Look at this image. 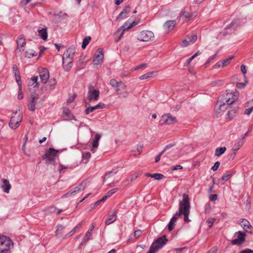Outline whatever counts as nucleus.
I'll return each mask as SVG.
<instances>
[{
	"mask_svg": "<svg viewBox=\"0 0 253 253\" xmlns=\"http://www.w3.org/2000/svg\"><path fill=\"white\" fill-rule=\"evenodd\" d=\"M217 198V194H212L211 195L210 197V199L211 201H215Z\"/></svg>",
	"mask_w": 253,
	"mask_h": 253,
	"instance_id": "obj_63",
	"label": "nucleus"
},
{
	"mask_svg": "<svg viewBox=\"0 0 253 253\" xmlns=\"http://www.w3.org/2000/svg\"><path fill=\"white\" fill-rule=\"evenodd\" d=\"M162 119L164 122L162 124L172 125L177 122V120L175 117H173L170 114H165L162 116Z\"/></svg>",
	"mask_w": 253,
	"mask_h": 253,
	"instance_id": "obj_14",
	"label": "nucleus"
},
{
	"mask_svg": "<svg viewBox=\"0 0 253 253\" xmlns=\"http://www.w3.org/2000/svg\"><path fill=\"white\" fill-rule=\"evenodd\" d=\"M233 175V173H230L228 174L224 175L221 177V179L222 180L226 181L227 180H228L230 178H231Z\"/></svg>",
	"mask_w": 253,
	"mask_h": 253,
	"instance_id": "obj_52",
	"label": "nucleus"
},
{
	"mask_svg": "<svg viewBox=\"0 0 253 253\" xmlns=\"http://www.w3.org/2000/svg\"><path fill=\"white\" fill-rule=\"evenodd\" d=\"M141 174L140 172H138L137 174H133L130 175L128 178L126 179V181H124V183H126L128 184L129 181L132 182L135 179L137 178V177Z\"/></svg>",
	"mask_w": 253,
	"mask_h": 253,
	"instance_id": "obj_36",
	"label": "nucleus"
},
{
	"mask_svg": "<svg viewBox=\"0 0 253 253\" xmlns=\"http://www.w3.org/2000/svg\"><path fill=\"white\" fill-rule=\"evenodd\" d=\"M17 98L19 100L22 99L23 98V93L22 91V86H20L19 87L18 94L17 96Z\"/></svg>",
	"mask_w": 253,
	"mask_h": 253,
	"instance_id": "obj_53",
	"label": "nucleus"
},
{
	"mask_svg": "<svg viewBox=\"0 0 253 253\" xmlns=\"http://www.w3.org/2000/svg\"><path fill=\"white\" fill-rule=\"evenodd\" d=\"M1 181L2 182L1 185V188L3 190L4 192L6 193H8L11 187L9 180L6 179H2Z\"/></svg>",
	"mask_w": 253,
	"mask_h": 253,
	"instance_id": "obj_22",
	"label": "nucleus"
},
{
	"mask_svg": "<svg viewBox=\"0 0 253 253\" xmlns=\"http://www.w3.org/2000/svg\"><path fill=\"white\" fill-rule=\"evenodd\" d=\"M239 224L247 232L253 233V228L250 222L244 218H242L239 220Z\"/></svg>",
	"mask_w": 253,
	"mask_h": 253,
	"instance_id": "obj_11",
	"label": "nucleus"
},
{
	"mask_svg": "<svg viewBox=\"0 0 253 253\" xmlns=\"http://www.w3.org/2000/svg\"><path fill=\"white\" fill-rule=\"evenodd\" d=\"M13 245L12 241L4 236L0 237V253H8Z\"/></svg>",
	"mask_w": 253,
	"mask_h": 253,
	"instance_id": "obj_3",
	"label": "nucleus"
},
{
	"mask_svg": "<svg viewBox=\"0 0 253 253\" xmlns=\"http://www.w3.org/2000/svg\"><path fill=\"white\" fill-rule=\"evenodd\" d=\"M39 76L41 82L44 84L46 83L49 78V74L48 70L45 68H42V70L40 71Z\"/></svg>",
	"mask_w": 253,
	"mask_h": 253,
	"instance_id": "obj_17",
	"label": "nucleus"
},
{
	"mask_svg": "<svg viewBox=\"0 0 253 253\" xmlns=\"http://www.w3.org/2000/svg\"><path fill=\"white\" fill-rule=\"evenodd\" d=\"M186 38L188 39L190 44L194 43L197 40V36L196 35H193L191 36H188Z\"/></svg>",
	"mask_w": 253,
	"mask_h": 253,
	"instance_id": "obj_39",
	"label": "nucleus"
},
{
	"mask_svg": "<svg viewBox=\"0 0 253 253\" xmlns=\"http://www.w3.org/2000/svg\"><path fill=\"white\" fill-rule=\"evenodd\" d=\"M226 150V148L225 147L217 148L215 149L214 155L217 157H219L222 154H223L225 152Z\"/></svg>",
	"mask_w": 253,
	"mask_h": 253,
	"instance_id": "obj_32",
	"label": "nucleus"
},
{
	"mask_svg": "<svg viewBox=\"0 0 253 253\" xmlns=\"http://www.w3.org/2000/svg\"><path fill=\"white\" fill-rule=\"evenodd\" d=\"M31 80L34 82L35 84V85L34 86V88H39V84L40 82H38V76H34L32 77L31 79Z\"/></svg>",
	"mask_w": 253,
	"mask_h": 253,
	"instance_id": "obj_43",
	"label": "nucleus"
},
{
	"mask_svg": "<svg viewBox=\"0 0 253 253\" xmlns=\"http://www.w3.org/2000/svg\"><path fill=\"white\" fill-rule=\"evenodd\" d=\"M22 121V117L20 115L14 116L10 118L9 126L12 129H16L19 126Z\"/></svg>",
	"mask_w": 253,
	"mask_h": 253,
	"instance_id": "obj_13",
	"label": "nucleus"
},
{
	"mask_svg": "<svg viewBox=\"0 0 253 253\" xmlns=\"http://www.w3.org/2000/svg\"><path fill=\"white\" fill-rule=\"evenodd\" d=\"M99 95V91L98 89H94L93 90L89 89L87 92V97L89 102L92 100H97Z\"/></svg>",
	"mask_w": 253,
	"mask_h": 253,
	"instance_id": "obj_18",
	"label": "nucleus"
},
{
	"mask_svg": "<svg viewBox=\"0 0 253 253\" xmlns=\"http://www.w3.org/2000/svg\"><path fill=\"white\" fill-rule=\"evenodd\" d=\"M229 106L221 98L218 100L214 107V111L217 113L223 112Z\"/></svg>",
	"mask_w": 253,
	"mask_h": 253,
	"instance_id": "obj_12",
	"label": "nucleus"
},
{
	"mask_svg": "<svg viewBox=\"0 0 253 253\" xmlns=\"http://www.w3.org/2000/svg\"><path fill=\"white\" fill-rule=\"evenodd\" d=\"M64 227L62 225H58L57 226V228L56 231V235L62 234H63V230L64 229Z\"/></svg>",
	"mask_w": 253,
	"mask_h": 253,
	"instance_id": "obj_47",
	"label": "nucleus"
},
{
	"mask_svg": "<svg viewBox=\"0 0 253 253\" xmlns=\"http://www.w3.org/2000/svg\"><path fill=\"white\" fill-rule=\"evenodd\" d=\"M176 24L175 20H169L165 23L164 26L166 29L170 31L174 28Z\"/></svg>",
	"mask_w": 253,
	"mask_h": 253,
	"instance_id": "obj_26",
	"label": "nucleus"
},
{
	"mask_svg": "<svg viewBox=\"0 0 253 253\" xmlns=\"http://www.w3.org/2000/svg\"><path fill=\"white\" fill-rule=\"evenodd\" d=\"M105 107V104L100 103L94 106L88 107L85 110V114L88 115L89 113L93 112L94 110L98 109H102Z\"/></svg>",
	"mask_w": 253,
	"mask_h": 253,
	"instance_id": "obj_21",
	"label": "nucleus"
},
{
	"mask_svg": "<svg viewBox=\"0 0 253 253\" xmlns=\"http://www.w3.org/2000/svg\"><path fill=\"white\" fill-rule=\"evenodd\" d=\"M91 234V229H88L86 232V234L84 237L82 243L80 244V246H82L86 244L87 241L90 239Z\"/></svg>",
	"mask_w": 253,
	"mask_h": 253,
	"instance_id": "obj_29",
	"label": "nucleus"
},
{
	"mask_svg": "<svg viewBox=\"0 0 253 253\" xmlns=\"http://www.w3.org/2000/svg\"><path fill=\"white\" fill-rule=\"evenodd\" d=\"M253 251L251 249H246L243 251H242L240 253H253Z\"/></svg>",
	"mask_w": 253,
	"mask_h": 253,
	"instance_id": "obj_64",
	"label": "nucleus"
},
{
	"mask_svg": "<svg viewBox=\"0 0 253 253\" xmlns=\"http://www.w3.org/2000/svg\"><path fill=\"white\" fill-rule=\"evenodd\" d=\"M59 150H55L52 148H50L42 157L43 159L46 161L47 164H51L54 162Z\"/></svg>",
	"mask_w": 253,
	"mask_h": 253,
	"instance_id": "obj_5",
	"label": "nucleus"
},
{
	"mask_svg": "<svg viewBox=\"0 0 253 253\" xmlns=\"http://www.w3.org/2000/svg\"><path fill=\"white\" fill-rule=\"evenodd\" d=\"M189 44H190V43H189V41H188V39H187L184 40L182 42H181V46L182 47H186V46H187Z\"/></svg>",
	"mask_w": 253,
	"mask_h": 253,
	"instance_id": "obj_56",
	"label": "nucleus"
},
{
	"mask_svg": "<svg viewBox=\"0 0 253 253\" xmlns=\"http://www.w3.org/2000/svg\"><path fill=\"white\" fill-rule=\"evenodd\" d=\"M224 81L223 80H217L215 81H213L211 84L213 85V86H221L223 84Z\"/></svg>",
	"mask_w": 253,
	"mask_h": 253,
	"instance_id": "obj_44",
	"label": "nucleus"
},
{
	"mask_svg": "<svg viewBox=\"0 0 253 253\" xmlns=\"http://www.w3.org/2000/svg\"><path fill=\"white\" fill-rule=\"evenodd\" d=\"M39 36L43 40L45 41L47 38V33L46 28H42L38 31Z\"/></svg>",
	"mask_w": 253,
	"mask_h": 253,
	"instance_id": "obj_30",
	"label": "nucleus"
},
{
	"mask_svg": "<svg viewBox=\"0 0 253 253\" xmlns=\"http://www.w3.org/2000/svg\"><path fill=\"white\" fill-rule=\"evenodd\" d=\"M56 211V208L54 206L49 207L45 210V212L46 214L54 213Z\"/></svg>",
	"mask_w": 253,
	"mask_h": 253,
	"instance_id": "obj_38",
	"label": "nucleus"
},
{
	"mask_svg": "<svg viewBox=\"0 0 253 253\" xmlns=\"http://www.w3.org/2000/svg\"><path fill=\"white\" fill-rule=\"evenodd\" d=\"M104 58V54L102 50L98 49L94 53L93 64L94 65H98Z\"/></svg>",
	"mask_w": 253,
	"mask_h": 253,
	"instance_id": "obj_15",
	"label": "nucleus"
},
{
	"mask_svg": "<svg viewBox=\"0 0 253 253\" xmlns=\"http://www.w3.org/2000/svg\"><path fill=\"white\" fill-rule=\"evenodd\" d=\"M15 77L16 81L18 84L19 87L20 86H22V85H21L22 83H21V77L20 76V73L15 75Z\"/></svg>",
	"mask_w": 253,
	"mask_h": 253,
	"instance_id": "obj_51",
	"label": "nucleus"
},
{
	"mask_svg": "<svg viewBox=\"0 0 253 253\" xmlns=\"http://www.w3.org/2000/svg\"><path fill=\"white\" fill-rule=\"evenodd\" d=\"M75 53V47L74 46H70L63 53L62 60L64 59H73V56Z\"/></svg>",
	"mask_w": 253,
	"mask_h": 253,
	"instance_id": "obj_16",
	"label": "nucleus"
},
{
	"mask_svg": "<svg viewBox=\"0 0 253 253\" xmlns=\"http://www.w3.org/2000/svg\"><path fill=\"white\" fill-rule=\"evenodd\" d=\"M39 98V95L35 92L33 93L28 99V106L29 110L34 112L36 109L38 100Z\"/></svg>",
	"mask_w": 253,
	"mask_h": 253,
	"instance_id": "obj_7",
	"label": "nucleus"
},
{
	"mask_svg": "<svg viewBox=\"0 0 253 253\" xmlns=\"http://www.w3.org/2000/svg\"><path fill=\"white\" fill-rule=\"evenodd\" d=\"M238 111V108L237 107L235 108H231L228 110L227 116V118L230 120L232 119L234 117H235L237 114Z\"/></svg>",
	"mask_w": 253,
	"mask_h": 253,
	"instance_id": "obj_28",
	"label": "nucleus"
},
{
	"mask_svg": "<svg viewBox=\"0 0 253 253\" xmlns=\"http://www.w3.org/2000/svg\"><path fill=\"white\" fill-rule=\"evenodd\" d=\"M170 146V145H167L164 149L156 157H155V162L157 163L160 160V158L162 154L167 150V149Z\"/></svg>",
	"mask_w": 253,
	"mask_h": 253,
	"instance_id": "obj_42",
	"label": "nucleus"
},
{
	"mask_svg": "<svg viewBox=\"0 0 253 253\" xmlns=\"http://www.w3.org/2000/svg\"><path fill=\"white\" fill-rule=\"evenodd\" d=\"M234 56H232L229 58H228L225 59L221 60L222 63V67H225L228 64H229L230 63V61H231V60L233 59L234 58Z\"/></svg>",
	"mask_w": 253,
	"mask_h": 253,
	"instance_id": "obj_40",
	"label": "nucleus"
},
{
	"mask_svg": "<svg viewBox=\"0 0 253 253\" xmlns=\"http://www.w3.org/2000/svg\"><path fill=\"white\" fill-rule=\"evenodd\" d=\"M17 43V47L15 50V54L16 55H20L25 50L26 44V38L23 35H20L17 38L16 41Z\"/></svg>",
	"mask_w": 253,
	"mask_h": 253,
	"instance_id": "obj_4",
	"label": "nucleus"
},
{
	"mask_svg": "<svg viewBox=\"0 0 253 253\" xmlns=\"http://www.w3.org/2000/svg\"><path fill=\"white\" fill-rule=\"evenodd\" d=\"M87 182L86 181H83L78 186L75 187L74 190H71L65 194L63 195L62 197H67L71 196V195H75L77 193L84 190L87 186Z\"/></svg>",
	"mask_w": 253,
	"mask_h": 253,
	"instance_id": "obj_8",
	"label": "nucleus"
},
{
	"mask_svg": "<svg viewBox=\"0 0 253 253\" xmlns=\"http://www.w3.org/2000/svg\"><path fill=\"white\" fill-rule=\"evenodd\" d=\"M221 99L229 106V105L233 103L238 99L237 93H227Z\"/></svg>",
	"mask_w": 253,
	"mask_h": 253,
	"instance_id": "obj_10",
	"label": "nucleus"
},
{
	"mask_svg": "<svg viewBox=\"0 0 253 253\" xmlns=\"http://www.w3.org/2000/svg\"><path fill=\"white\" fill-rule=\"evenodd\" d=\"M121 84H124L123 82H117L115 79H111L110 81V84L114 88L115 87H120V85H121Z\"/></svg>",
	"mask_w": 253,
	"mask_h": 253,
	"instance_id": "obj_35",
	"label": "nucleus"
},
{
	"mask_svg": "<svg viewBox=\"0 0 253 253\" xmlns=\"http://www.w3.org/2000/svg\"><path fill=\"white\" fill-rule=\"evenodd\" d=\"M13 71L15 75L19 74V71L18 70V67L16 65H14L12 67Z\"/></svg>",
	"mask_w": 253,
	"mask_h": 253,
	"instance_id": "obj_57",
	"label": "nucleus"
},
{
	"mask_svg": "<svg viewBox=\"0 0 253 253\" xmlns=\"http://www.w3.org/2000/svg\"><path fill=\"white\" fill-rule=\"evenodd\" d=\"M130 11V8L129 6H126L123 9V10L117 16L116 20L122 19L126 16V15L129 13Z\"/></svg>",
	"mask_w": 253,
	"mask_h": 253,
	"instance_id": "obj_25",
	"label": "nucleus"
},
{
	"mask_svg": "<svg viewBox=\"0 0 253 253\" xmlns=\"http://www.w3.org/2000/svg\"><path fill=\"white\" fill-rule=\"evenodd\" d=\"M253 110V107H252L251 108L246 109L245 110V112L244 113H245V114L246 115H249L252 112Z\"/></svg>",
	"mask_w": 253,
	"mask_h": 253,
	"instance_id": "obj_58",
	"label": "nucleus"
},
{
	"mask_svg": "<svg viewBox=\"0 0 253 253\" xmlns=\"http://www.w3.org/2000/svg\"><path fill=\"white\" fill-rule=\"evenodd\" d=\"M90 157L91 154L89 152L83 153L82 162L84 164H86L88 162Z\"/></svg>",
	"mask_w": 253,
	"mask_h": 253,
	"instance_id": "obj_33",
	"label": "nucleus"
},
{
	"mask_svg": "<svg viewBox=\"0 0 253 253\" xmlns=\"http://www.w3.org/2000/svg\"><path fill=\"white\" fill-rule=\"evenodd\" d=\"M37 53L33 50H29L25 52V55L26 57L31 58L36 56Z\"/></svg>",
	"mask_w": 253,
	"mask_h": 253,
	"instance_id": "obj_34",
	"label": "nucleus"
},
{
	"mask_svg": "<svg viewBox=\"0 0 253 253\" xmlns=\"http://www.w3.org/2000/svg\"><path fill=\"white\" fill-rule=\"evenodd\" d=\"M243 144L244 141L243 140H240L235 144L233 148H235V150H238L242 146Z\"/></svg>",
	"mask_w": 253,
	"mask_h": 253,
	"instance_id": "obj_46",
	"label": "nucleus"
},
{
	"mask_svg": "<svg viewBox=\"0 0 253 253\" xmlns=\"http://www.w3.org/2000/svg\"><path fill=\"white\" fill-rule=\"evenodd\" d=\"M101 137V134H96L95 135V138L94 140H93L92 143V148L91 149V151L94 153L95 150V149L97 148L98 146V142Z\"/></svg>",
	"mask_w": 253,
	"mask_h": 253,
	"instance_id": "obj_24",
	"label": "nucleus"
},
{
	"mask_svg": "<svg viewBox=\"0 0 253 253\" xmlns=\"http://www.w3.org/2000/svg\"><path fill=\"white\" fill-rule=\"evenodd\" d=\"M91 40V38L89 36L86 37L82 43V47L83 48H85L87 45L89 43Z\"/></svg>",
	"mask_w": 253,
	"mask_h": 253,
	"instance_id": "obj_37",
	"label": "nucleus"
},
{
	"mask_svg": "<svg viewBox=\"0 0 253 253\" xmlns=\"http://www.w3.org/2000/svg\"><path fill=\"white\" fill-rule=\"evenodd\" d=\"M132 28V25H128L127 23L126 22L124 24V25L122 26V28L123 30H128Z\"/></svg>",
	"mask_w": 253,
	"mask_h": 253,
	"instance_id": "obj_55",
	"label": "nucleus"
},
{
	"mask_svg": "<svg viewBox=\"0 0 253 253\" xmlns=\"http://www.w3.org/2000/svg\"><path fill=\"white\" fill-rule=\"evenodd\" d=\"M117 220V212L115 211H113L112 213H109L108 215L107 218L105 221L106 225H109Z\"/></svg>",
	"mask_w": 253,
	"mask_h": 253,
	"instance_id": "obj_19",
	"label": "nucleus"
},
{
	"mask_svg": "<svg viewBox=\"0 0 253 253\" xmlns=\"http://www.w3.org/2000/svg\"><path fill=\"white\" fill-rule=\"evenodd\" d=\"M180 15L182 16L184 18H187L191 17L190 13L186 11H181Z\"/></svg>",
	"mask_w": 253,
	"mask_h": 253,
	"instance_id": "obj_50",
	"label": "nucleus"
},
{
	"mask_svg": "<svg viewBox=\"0 0 253 253\" xmlns=\"http://www.w3.org/2000/svg\"><path fill=\"white\" fill-rule=\"evenodd\" d=\"M154 38V34L150 31H142L137 35V40L142 42H149L152 40Z\"/></svg>",
	"mask_w": 253,
	"mask_h": 253,
	"instance_id": "obj_6",
	"label": "nucleus"
},
{
	"mask_svg": "<svg viewBox=\"0 0 253 253\" xmlns=\"http://www.w3.org/2000/svg\"><path fill=\"white\" fill-rule=\"evenodd\" d=\"M168 242L166 236L164 235L155 240L150 247L147 253H155L162 248Z\"/></svg>",
	"mask_w": 253,
	"mask_h": 253,
	"instance_id": "obj_2",
	"label": "nucleus"
},
{
	"mask_svg": "<svg viewBox=\"0 0 253 253\" xmlns=\"http://www.w3.org/2000/svg\"><path fill=\"white\" fill-rule=\"evenodd\" d=\"M182 200L179 201V211L173 215L168 224V230L169 231L174 228L177 218L182 214L184 215V220L185 222H189L190 221V220L189 219L190 210L189 196L184 193L182 195Z\"/></svg>",
	"mask_w": 253,
	"mask_h": 253,
	"instance_id": "obj_1",
	"label": "nucleus"
},
{
	"mask_svg": "<svg viewBox=\"0 0 253 253\" xmlns=\"http://www.w3.org/2000/svg\"><path fill=\"white\" fill-rule=\"evenodd\" d=\"M119 190V188H115L109 191L106 195L103 196V200H106L108 198L111 197L113 194L116 193Z\"/></svg>",
	"mask_w": 253,
	"mask_h": 253,
	"instance_id": "obj_31",
	"label": "nucleus"
},
{
	"mask_svg": "<svg viewBox=\"0 0 253 253\" xmlns=\"http://www.w3.org/2000/svg\"><path fill=\"white\" fill-rule=\"evenodd\" d=\"M142 232L140 230H136L134 233V236L135 238L139 237L141 235Z\"/></svg>",
	"mask_w": 253,
	"mask_h": 253,
	"instance_id": "obj_59",
	"label": "nucleus"
},
{
	"mask_svg": "<svg viewBox=\"0 0 253 253\" xmlns=\"http://www.w3.org/2000/svg\"><path fill=\"white\" fill-rule=\"evenodd\" d=\"M62 64L64 70L68 72L72 67L73 59H64L62 61Z\"/></svg>",
	"mask_w": 253,
	"mask_h": 253,
	"instance_id": "obj_23",
	"label": "nucleus"
},
{
	"mask_svg": "<svg viewBox=\"0 0 253 253\" xmlns=\"http://www.w3.org/2000/svg\"><path fill=\"white\" fill-rule=\"evenodd\" d=\"M216 55H217V53H216L215 54L209 57V58H208L206 64H207L209 63L211 60H212L213 59H214L215 58V57L216 56Z\"/></svg>",
	"mask_w": 253,
	"mask_h": 253,
	"instance_id": "obj_60",
	"label": "nucleus"
},
{
	"mask_svg": "<svg viewBox=\"0 0 253 253\" xmlns=\"http://www.w3.org/2000/svg\"><path fill=\"white\" fill-rule=\"evenodd\" d=\"M154 74V72H149L146 74H144V75H143L142 76H141L140 77H139V79L141 80H145V79H149V78H150L151 77H152L153 75Z\"/></svg>",
	"mask_w": 253,
	"mask_h": 253,
	"instance_id": "obj_41",
	"label": "nucleus"
},
{
	"mask_svg": "<svg viewBox=\"0 0 253 253\" xmlns=\"http://www.w3.org/2000/svg\"><path fill=\"white\" fill-rule=\"evenodd\" d=\"M116 173H117L116 171H113L109 172L108 173L106 174V175L104 178V181L107 180L108 179H109L111 177L114 176Z\"/></svg>",
	"mask_w": 253,
	"mask_h": 253,
	"instance_id": "obj_45",
	"label": "nucleus"
},
{
	"mask_svg": "<svg viewBox=\"0 0 253 253\" xmlns=\"http://www.w3.org/2000/svg\"><path fill=\"white\" fill-rule=\"evenodd\" d=\"M220 165V162L218 161H217L214 163V165L213 167L211 168V169L213 171H216L218 169Z\"/></svg>",
	"mask_w": 253,
	"mask_h": 253,
	"instance_id": "obj_54",
	"label": "nucleus"
},
{
	"mask_svg": "<svg viewBox=\"0 0 253 253\" xmlns=\"http://www.w3.org/2000/svg\"><path fill=\"white\" fill-rule=\"evenodd\" d=\"M241 71L244 75H245L247 74V70L246 68V66L245 65L242 64L241 66Z\"/></svg>",
	"mask_w": 253,
	"mask_h": 253,
	"instance_id": "obj_61",
	"label": "nucleus"
},
{
	"mask_svg": "<svg viewBox=\"0 0 253 253\" xmlns=\"http://www.w3.org/2000/svg\"><path fill=\"white\" fill-rule=\"evenodd\" d=\"M78 229V227L75 226L73 230H72L69 233L68 235L69 236H72L77 231Z\"/></svg>",
	"mask_w": 253,
	"mask_h": 253,
	"instance_id": "obj_62",
	"label": "nucleus"
},
{
	"mask_svg": "<svg viewBox=\"0 0 253 253\" xmlns=\"http://www.w3.org/2000/svg\"><path fill=\"white\" fill-rule=\"evenodd\" d=\"M246 236V233L238 231L235 233L234 239L232 241V245H241L245 241V238Z\"/></svg>",
	"mask_w": 253,
	"mask_h": 253,
	"instance_id": "obj_9",
	"label": "nucleus"
},
{
	"mask_svg": "<svg viewBox=\"0 0 253 253\" xmlns=\"http://www.w3.org/2000/svg\"><path fill=\"white\" fill-rule=\"evenodd\" d=\"M215 220V219L214 218H209L207 220L206 223L208 224L209 227L211 228Z\"/></svg>",
	"mask_w": 253,
	"mask_h": 253,
	"instance_id": "obj_49",
	"label": "nucleus"
},
{
	"mask_svg": "<svg viewBox=\"0 0 253 253\" xmlns=\"http://www.w3.org/2000/svg\"><path fill=\"white\" fill-rule=\"evenodd\" d=\"M121 85H120V89H121V91L118 93V97L119 98H126L128 95V92L127 91L126 86L124 84H121Z\"/></svg>",
	"mask_w": 253,
	"mask_h": 253,
	"instance_id": "obj_20",
	"label": "nucleus"
},
{
	"mask_svg": "<svg viewBox=\"0 0 253 253\" xmlns=\"http://www.w3.org/2000/svg\"><path fill=\"white\" fill-rule=\"evenodd\" d=\"M145 175L147 177H150L154 178L155 180H160L163 179L165 177V176L161 173H146Z\"/></svg>",
	"mask_w": 253,
	"mask_h": 253,
	"instance_id": "obj_27",
	"label": "nucleus"
},
{
	"mask_svg": "<svg viewBox=\"0 0 253 253\" xmlns=\"http://www.w3.org/2000/svg\"><path fill=\"white\" fill-rule=\"evenodd\" d=\"M50 84L49 85L48 89L50 90H52L53 89H54V88H55V86L56 84V81L54 79L53 80H51L50 81Z\"/></svg>",
	"mask_w": 253,
	"mask_h": 253,
	"instance_id": "obj_48",
	"label": "nucleus"
}]
</instances>
